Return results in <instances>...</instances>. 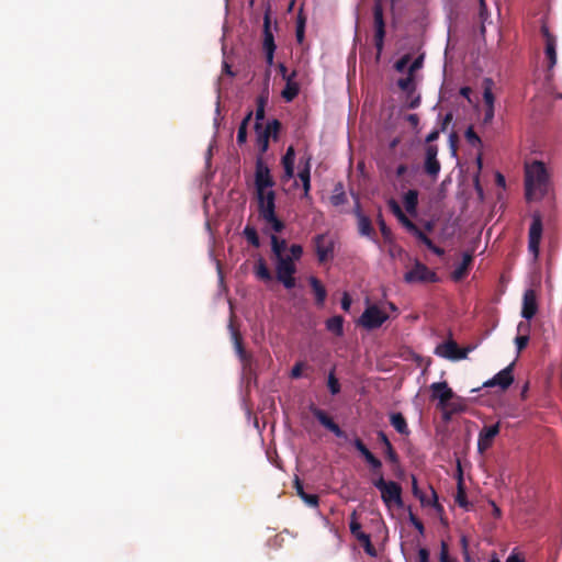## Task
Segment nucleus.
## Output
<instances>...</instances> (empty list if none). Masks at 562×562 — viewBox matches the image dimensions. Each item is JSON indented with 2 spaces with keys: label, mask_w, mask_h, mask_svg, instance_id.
<instances>
[{
  "label": "nucleus",
  "mask_w": 562,
  "mask_h": 562,
  "mask_svg": "<svg viewBox=\"0 0 562 562\" xmlns=\"http://www.w3.org/2000/svg\"><path fill=\"white\" fill-rule=\"evenodd\" d=\"M549 188V176L542 161L536 160L526 165L525 190L527 201L542 199Z\"/></svg>",
  "instance_id": "obj_1"
},
{
  "label": "nucleus",
  "mask_w": 562,
  "mask_h": 562,
  "mask_svg": "<svg viewBox=\"0 0 562 562\" xmlns=\"http://www.w3.org/2000/svg\"><path fill=\"white\" fill-rule=\"evenodd\" d=\"M259 218L270 225L274 233H281L284 223L276 214V192L273 190L255 192Z\"/></svg>",
  "instance_id": "obj_2"
},
{
  "label": "nucleus",
  "mask_w": 562,
  "mask_h": 562,
  "mask_svg": "<svg viewBox=\"0 0 562 562\" xmlns=\"http://www.w3.org/2000/svg\"><path fill=\"white\" fill-rule=\"evenodd\" d=\"M373 479L371 480L374 487L381 493V498L387 508L396 506L403 507L402 498V486L395 481H385L382 470L380 472L372 473Z\"/></svg>",
  "instance_id": "obj_3"
},
{
  "label": "nucleus",
  "mask_w": 562,
  "mask_h": 562,
  "mask_svg": "<svg viewBox=\"0 0 562 562\" xmlns=\"http://www.w3.org/2000/svg\"><path fill=\"white\" fill-rule=\"evenodd\" d=\"M280 128L281 123L276 119L269 122L266 126H263L262 123L255 122L254 130L257 136L256 140L260 154L258 157H262V155L268 150L270 137L274 140L278 139Z\"/></svg>",
  "instance_id": "obj_4"
},
{
  "label": "nucleus",
  "mask_w": 562,
  "mask_h": 562,
  "mask_svg": "<svg viewBox=\"0 0 562 562\" xmlns=\"http://www.w3.org/2000/svg\"><path fill=\"white\" fill-rule=\"evenodd\" d=\"M312 243L319 263L334 259L336 241L329 233L315 235Z\"/></svg>",
  "instance_id": "obj_5"
},
{
  "label": "nucleus",
  "mask_w": 562,
  "mask_h": 562,
  "mask_svg": "<svg viewBox=\"0 0 562 562\" xmlns=\"http://www.w3.org/2000/svg\"><path fill=\"white\" fill-rule=\"evenodd\" d=\"M438 280L437 273L419 260H415L412 269L406 271L404 274V281L409 284L436 283Z\"/></svg>",
  "instance_id": "obj_6"
},
{
  "label": "nucleus",
  "mask_w": 562,
  "mask_h": 562,
  "mask_svg": "<svg viewBox=\"0 0 562 562\" xmlns=\"http://www.w3.org/2000/svg\"><path fill=\"white\" fill-rule=\"evenodd\" d=\"M295 272L296 266L291 257H280L279 259H276L277 279L285 289L290 290L295 286Z\"/></svg>",
  "instance_id": "obj_7"
},
{
  "label": "nucleus",
  "mask_w": 562,
  "mask_h": 562,
  "mask_svg": "<svg viewBox=\"0 0 562 562\" xmlns=\"http://www.w3.org/2000/svg\"><path fill=\"white\" fill-rule=\"evenodd\" d=\"M373 23H374V46L376 49L375 60L379 61L384 47L385 22L383 16V7L380 1L373 5Z\"/></svg>",
  "instance_id": "obj_8"
},
{
  "label": "nucleus",
  "mask_w": 562,
  "mask_h": 562,
  "mask_svg": "<svg viewBox=\"0 0 562 562\" xmlns=\"http://www.w3.org/2000/svg\"><path fill=\"white\" fill-rule=\"evenodd\" d=\"M543 233L542 216L535 212L531 216V224L528 233V250L537 259L540 252V243Z\"/></svg>",
  "instance_id": "obj_9"
},
{
  "label": "nucleus",
  "mask_w": 562,
  "mask_h": 562,
  "mask_svg": "<svg viewBox=\"0 0 562 562\" xmlns=\"http://www.w3.org/2000/svg\"><path fill=\"white\" fill-rule=\"evenodd\" d=\"M276 181L262 157H257L255 167V192L272 190Z\"/></svg>",
  "instance_id": "obj_10"
},
{
  "label": "nucleus",
  "mask_w": 562,
  "mask_h": 562,
  "mask_svg": "<svg viewBox=\"0 0 562 562\" xmlns=\"http://www.w3.org/2000/svg\"><path fill=\"white\" fill-rule=\"evenodd\" d=\"M389 315L376 305H370L362 313L359 323L367 329H375L381 327Z\"/></svg>",
  "instance_id": "obj_11"
},
{
  "label": "nucleus",
  "mask_w": 562,
  "mask_h": 562,
  "mask_svg": "<svg viewBox=\"0 0 562 562\" xmlns=\"http://www.w3.org/2000/svg\"><path fill=\"white\" fill-rule=\"evenodd\" d=\"M469 348L461 349L458 344L449 339L438 345L435 349V353L441 358H446L449 360H462L468 357Z\"/></svg>",
  "instance_id": "obj_12"
},
{
  "label": "nucleus",
  "mask_w": 562,
  "mask_h": 562,
  "mask_svg": "<svg viewBox=\"0 0 562 562\" xmlns=\"http://www.w3.org/2000/svg\"><path fill=\"white\" fill-rule=\"evenodd\" d=\"M438 150L439 148L437 145H426L425 147L424 171L432 180L438 178L441 169V165L437 159Z\"/></svg>",
  "instance_id": "obj_13"
},
{
  "label": "nucleus",
  "mask_w": 562,
  "mask_h": 562,
  "mask_svg": "<svg viewBox=\"0 0 562 562\" xmlns=\"http://www.w3.org/2000/svg\"><path fill=\"white\" fill-rule=\"evenodd\" d=\"M310 411L313 416L324 426L327 430L333 432L338 438H346V432L339 427L338 424L323 409L315 405L310 406Z\"/></svg>",
  "instance_id": "obj_14"
},
{
  "label": "nucleus",
  "mask_w": 562,
  "mask_h": 562,
  "mask_svg": "<svg viewBox=\"0 0 562 562\" xmlns=\"http://www.w3.org/2000/svg\"><path fill=\"white\" fill-rule=\"evenodd\" d=\"M540 31L544 37V54L548 60V70H551L557 64V37L550 32L546 23L541 25Z\"/></svg>",
  "instance_id": "obj_15"
},
{
  "label": "nucleus",
  "mask_w": 562,
  "mask_h": 562,
  "mask_svg": "<svg viewBox=\"0 0 562 562\" xmlns=\"http://www.w3.org/2000/svg\"><path fill=\"white\" fill-rule=\"evenodd\" d=\"M514 363H510L505 369L501 370L492 379L483 383L484 387L498 386L502 391L507 390L514 382L513 375Z\"/></svg>",
  "instance_id": "obj_16"
},
{
  "label": "nucleus",
  "mask_w": 562,
  "mask_h": 562,
  "mask_svg": "<svg viewBox=\"0 0 562 562\" xmlns=\"http://www.w3.org/2000/svg\"><path fill=\"white\" fill-rule=\"evenodd\" d=\"M351 535L360 542L363 550L370 557H376V549L371 542V537L361 530V524L353 518L349 524Z\"/></svg>",
  "instance_id": "obj_17"
},
{
  "label": "nucleus",
  "mask_w": 562,
  "mask_h": 562,
  "mask_svg": "<svg viewBox=\"0 0 562 562\" xmlns=\"http://www.w3.org/2000/svg\"><path fill=\"white\" fill-rule=\"evenodd\" d=\"M431 398L439 401V407L446 408L450 400L454 397L453 391L446 381L435 382L430 385Z\"/></svg>",
  "instance_id": "obj_18"
},
{
  "label": "nucleus",
  "mask_w": 562,
  "mask_h": 562,
  "mask_svg": "<svg viewBox=\"0 0 562 562\" xmlns=\"http://www.w3.org/2000/svg\"><path fill=\"white\" fill-rule=\"evenodd\" d=\"M499 434V423L494 425L484 426L477 438V449L480 452H484L490 449L493 445L495 437Z\"/></svg>",
  "instance_id": "obj_19"
},
{
  "label": "nucleus",
  "mask_w": 562,
  "mask_h": 562,
  "mask_svg": "<svg viewBox=\"0 0 562 562\" xmlns=\"http://www.w3.org/2000/svg\"><path fill=\"white\" fill-rule=\"evenodd\" d=\"M353 447L359 451V453L363 457L366 462L369 464L371 472H380L382 470V462L379 458H376L363 443L360 438H355L352 441Z\"/></svg>",
  "instance_id": "obj_20"
},
{
  "label": "nucleus",
  "mask_w": 562,
  "mask_h": 562,
  "mask_svg": "<svg viewBox=\"0 0 562 562\" xmlns=\"http://www.w3.org/2000/svg\"><path fill=\"white\" fill-rule=\"evenodd\" d=\"M538 311L537 295L532 289H528L524 293L521 316L531 319Z\"/></svg>",
  "instance_id": "obj_21"
},
{
  "label": "nucleus",
  "mask_w": 562,
  "mask_h": 562,
  "mask_svg": "<svg viewBox=\"0 0 562 562\" xmlns=\"http://www.w3.org/2000/svg\"><path fill=\"white\" fill-rule=\"evenodd\" d=\"M355 213L358 217L359 234L375 241L376 234L372 226L371 220L367 215L361 213L359 205H357Z\"/></svg>",
  "instance_id": "obj_22"
},
{
  "label": "nucleus",
  "mask_w": 562,
  "mask_h": 562,
  "mask_svg": "<svg viewBox=\"0 0 562 562\" xmlns=\"http://www.w3.org/2000/svg\"><path fill=\"white\" fill-rule=\"evenodd\" d=\"M473 258L474 256L472 251H465L463 254L462 261L458 267H456V269L451 273V278L453 281H461L468 276L469 270L473 263Z\"/></svg>",
  "instance_id": "obj_23"
},
{
  "label": "nucleus",
  "mask_w": 562,
  "mask_h": 562,
  "mask_svg": "<svg viewBox=\"0 0 562 562\" xmlns=\"http://www.w3.org/2000/svg\"><path fill=\"white\" fill-rule=\"evenodd\" d=\"M378 439L384 446V454H385L386 460L392 464H398L400 463L398 454L396 453L395 449L393 448L386 434L382 430L378 431Z\"/></svg>",
  "instance_id": "obj_24"
},
{
  "label": "nucleus",
  "mask_w": 562,
  "mask_h": 562,
  "mask_svg": "<svg viewBox=\"0 0 562 562\" xmlns=\"http://www.w3.org/2000/svg\"><path fill=\"white\" fill-rule=\"evenodd\" d=\"M308 283L315 295V303L317 306H324L327 297V291L323 283L316 277H310Z\"/></svg>",
  "instance_id": "obj_25"
},
{
  "label": "nucleus",
  "mask_w": 562,
  "mask_h": 562,
  "mask_svg": "<svg viewBox=\"0 0 562 562\" xmlns=\"http://www.w3.org/2000/svg\"><path fill=\"white\" fill-rule=\"evenodd\" d=\"M311 158L308 157L305 161V165L302 169H300L297 177L302 182L303 186V198L310 199V191H311V165H310Z\"/></svg>",
  "instance_id": "obj_26"
},
{
  "label": "nucleus",
  "mask_w": 562,
  "mask_h": 562,
  "mask_svg": "<svg viewBox=\"0 0 562 562\" xmlns=\"http://www.w3.org/2000/svg\"><path fill=\"white\" fill-rule=\"evenodd\" d=\"M294 487L296 490V494L301 497V499L310 507H317L319 504V497L316 494H307L304 491L303 484L299 477L294 481Z\"/></svg>",
  "instance_id": "obj_27"
},
{
  "label": "nucleus",
  "mask_w": 562,
  "mask_h": 562,
  "mask_svg": "<svg viewBox=\"0 0 562 562\" xmlns=\"http://www.w3.org/2000/svg\"><path fill=\"white\" fill-rule=\"evenodd\" d=\"M255 276L263 282H270L272 281V273L269 270L266 260L262 257H259L256 261L255 269H254Z\"/></svg>",
  "instance_id": "obj_28"
},
{
  "label": "nucleus",
  "mask_w": 562,
  "mask_h": 562,
  "mask_svg": "<svg viewBox=\"0 0 562 562\" xmlns=\"http://www.w3.org/2000/svg\"><path fill=\"white\" fill-rule=\"evenodd\" d=\"M276 49L274 37L270 29V14L266 12L263 18V49Z\"/></svg>",
  "instance_id": "obj_29"
},
{
  "label": "nucleus",
  "mask_w": 562,
  "mask_h": 562,
  "mask_svg": "<svg viewBox=\"0 0 562 562\" xmlns=\"http://www.w3.org/2000/svg\"><path fill=\"white\" fill-rule=\"evenodd\" d=\"M403 202L407 213L411 215H416L417 205H418V191L417 190H408L403 198Z\"/></svg>",
  "instance_id": "obj_30"
},
{
  "label": "nucleus",
  "mask_w": 562,
  "mask_h": 562,
  "mask_svg": "<svg viewBox=\"0 0 562 562\" xmlns=\"http://www.w3.org/2000/svg\"><path fill=\"white\" fill-rule=\"evenodd\" d=\"M326 329L334 334L337 337H341L344 335V317L340 315H335L328 318L325 323Z\"/></svg>",
  "instance_id": "obj_31"
},
{
  "label": "nucleus",
  "mask_w": 562,
  "mask_h": 562,
  "mask_svg": "<svg viewBox=\"0 0 562 562\" xmlns=\"http://www.w3.org/2000/svg\"><path fill=\"white\" fill-rule=\"evenodd\" d=\"M417 498L422 506H431L437 510H442V506L438 503V496L432 486H429V495L423 492Z\"/></svg>",
  "instance_id": "obj_32"
},
{
  "label": "nucleus",
  "mask_w": 562,
  "mask_h": 562,
  "mask_svg": "<svg viewBox=\"0 0 562 562\" xmlns=\"http://www.w3.org/2000/svg\"><path fill=\"white\" fill-rule=\"evenodd\" d=\"M390 423L395 428V430L401 435H408L409 429L406 423L405 417L401 413H393L390 416Z\"/></svg>",
  "instance_id": "obj_33"
},
{
  "label": "nucleus",
  "mask_w": 562,
  "mask_h": 562,
  "mask_svg": "<svg viewBox=\"0 0 562 562\" xmlns=\"http://www.w3.org/2000/svg\"><path fill=\"white\" fill-rule=\"evenodd\" d=\"M285 87L284 89L282 90V98L286 101V102H291L292 100H294L299 92H300V87H299V83L294 81V79L292 78H288V81H285Z\"/></svg>",
  "instance_id": "obj_34"
},
{
  "label": "nucleus",
  "mask_w": 562,
  "mask_h": 562,
  "mask_svg": "<svg viewBox=\"0 0 562 562\" xmlns=\"http://www.w3.org/2000/svg\"><path fill=\"white\" fill-rule=\"evenodd\" d=\"M397 86L402 91L407 93V97H411L416 90L414 76L407 74L406 77L400 78L397 80Z\"/></svg>",
  "instance_id": "obj_35"
},
{
  "label": "nucleus",
  "mask_w": 562,
  "mask_h": 562,
  "mask_svg": "<svg viewBox=\"0 0 562 562\" xmlns=\"http://www.w3.org/2000/svg\"><path fill=\"white\" fill-rule=\"evenodd\" d=\"M252 114H254V112L251 110L248 111V113L246 114V116L244 117V120L241 121V123L238 127L237 143L239 145L245 144L247 140V127H248L249 122L251 121Z\"/></svg>",
  "instance_id": "obj_36"
},
{
  "label": "nucleus",
  "mask_w": 562,
  "mask_h": 562,
  "mask_svg": "<svg viewBox=\"0 0 562 562\" xmlns=\"http://www.w3.org/2000/svg\"><path fill=\"white\" fill-rule=\"evenodd\" d=\"M493 80L491 78H485L484 81H483V100H484V103H485V106H494V101H495V98H494V94H493Z\"/></svg>",
  "instance_id": "obj_37"
},
{
  "label": "nucleus",
  "mask_w": 562,
  "mask_h": 562,
  "mask_svg": "<svg viewBox=\"0 0 562 562\" xmlns=\"http://www.w3.org/2000/svg\"><path fill=\"white\" fill-rule=\"evenodd\" d=\"M233 338H234V345H235V349H236V352L239 357V359L244 362V363H247L250 359V356L246 352L244 346H243V339H241V336L238 334V333H234L233 334Z\"/></svg>",
  "instance_id": "obj_38"
},
{
  "label": "nucleus",
  "mask_w": 562,
  "mask_h": 562,
  "mask_svg": "<svg viewBox=\"0 0 562 562\" xmlns=\"http://www.w3.org/2000/svg\"><path fill=\"white\" fill-rule=\"evenodd\" d=\"M243 234H244L245 238L247 239V241L251 246H254L256 248L260 247V239H259L258 233L254 226L247 225L244 228Z\"/></svg>",
  "instance_id": "obj_39"
},
{
  "label": "nucleus",
  "mask_w": 562,
  "mask_h": 562,
  "mask_svg": "<svg viewBox=\"0 0 562 562\" xmlns=\"http://www.w3.org/2000/svg\"><path fill=\"white\" fill-rule=\"evenodd\" d=\"M285 247L286 241L284 239H279L276 235L271 236V249L276 259L284 257L282 252L284 251Z\"/></svg>",
  "instance_id": "obj_40"
},
{
  "label": "nucleus",
  "mask_w": 562,
  "mask_h": 562,
  "mask_svg": "<svg viewBox=\"0 0 562 562\" xmlns=\"http://www.w3.org/2000/svg\"><path fill=\"white\" fill-rule=\"evenodd\" d=\"M267 101H268L267 94L262 93L257 98V100H256L257 108H256V113H255L256 122L261 123V121L265 119V109H266Z\"/></svg>",
  "instance_id": "obj_41"
},
{
  "label": "nucleus",
  "mask_w": 562,
  "mask_h": 562,
  "mask_svg": "<svg viewBox=\"0 0 562 562\" xmlns=\"http://www.w3.org/2000/svg\"><path fill=\"white\" fill-rule=\"evenodd\" d=\"M454 501L456 503L464 508V509H468L469 507V502H468V498H467V494H465V490L463 487V483H462V479L459 480V483H458V491H457V494H456V497H454Z\"/></svg>",
  "instance_id": "obj_42"
},
{
  "label": "nucleus",
  "mask_w": 562,
  "mask_h": 562,
  "mask_svg": "<svg viewBox=\"0 0 562 562\" xmlns=\"http://www.w3.org/2000/svg\"><path fill=\"white\" fill-rule=\"evenodd\" d=\"M464 137L467 139V142L473 146V147H479L482 145V140L480 138V136L475 133V131L473 130L472 126H469L464 133Z\"/></svg>",
  "instance_id": "obj_43"
},
{
  "label": "nucleus",
  "mask_w": 562,
  "mask_h": 562,
  "mask_svg": "<svg viewBox=\"0 0 562 562\" xmlns=\"http://www.w3.org/2000/svg\"><path fill=\"white\" fill-rule=\"evenodd\" d=\"M327 386L333 395H337L340 392V384L334 371H330L328 374Z\"/></svg>",
  "instance_id": "obj_44"
},
{
  "label": "nucleus",
  "mask_w": 562,
  "mask_h": 562,
  "mask_svg": "<svg viewBox=\"0 0 562 562\" xmlns=\"http://www.w3.org/2000/svg\"><path fill=\"white\" fill-rule=\"evenodd\" d=\"M396 218L400 221V223L411 233V234H415L419 227L413 223L405 214L404 212L402 213V215H397Z\"/></svg>",
  "instance_id": "obj_45"
},
{
  "label": "nucleus",
  "mask_w": 562,
  "mask_h": 562,
  "mask_svg": "<svg viewBox=\"0 0 562 562\" xmlns=\"http://www.w3.org/2000/svg\"><path fill=\"white\" fill-rule=\"evenodd\" d=\"M396 218L400 221V223L411 233V234H415L419 227L413 223L405 214L404 212L402 213V215H397Z\"/></svg>",
  "instance_id": "obj_46"
},
{
  "label": "nucleus",
  "mask_w": 562,
  "mask_h": 562,
  "mask_svg": "<svg viewBox=\"0 0 562 562\" xmlns=\"http://www.w3.org/2000/svg\"><path fill=\"white\" fill-rule=\"evenodd\" d=\"M396 218L400 221V223L411 233V234H415L419 227L413 223L405 214L404 212L402 213V215H397Z\"/></svg>",
  "instance_id": "obj_47"
},
{
  "label": "nucleus",
  "mask_w": 562,
  "mask_h": 562,
  "mask_svg": "<svg viewBox=\"0 0 562 562\" xmlns=\"http://www.w3.org/2000/svg\"><path fill=\"white\" fill-rule=\"evenodd\" d=\"M396 218L400 221V223L411 233V234H415L419 227L413 223L405 214L404 212L402 213V215H397Z\"/></svg>",
  "instance_id": "obj_48"
},
{
  "label": "nucleus",
  "mask_w": 562,
  "mask_h": 562,
  "mask_svg": "<svg viewBox=\"0 0 562 562\" xmlns=\"http://www.w3.org/2000/svg\"><path fill=\"white\" fill-rule=\"evenodd\" d=\"M396 218L400 221V223L411 233V234H415L419 227L413 223L405 214L404 212L402 213V215H397Z\"/></svg>",
  "instance_id": "obj_49"
},
{
  "label": "nucleus",
  "mask_w": 562,
  "mask_h": 562,
  "mask_svg": "<svg viewBox=\"0 0 562 562\" xmlns=\"http://www.w3.org/2000/svg\"><path fill=\"white\" fill-rule=\"evenodd\" d=\"M440 562H456L453 558L449 554V547L447 542L442 541L440 546V554H439Z\"/></svg>",
  "instance_id": "obj_50"
},
{
  "label": "nucleus",
  "mask_w": 562,
  "mask_h": 562,
  "mask_svg": "<svg viewBox=\"0 0 562 562\" xmlns=\"http://www.w3.org/2000/svg\"><path fill=\"white\" fill-rule=\"evenodd\" d=\"M409 61H411L409 54L402 56L394 65L395 70L398 72H403L406 69Z\"/></svg>",
  "instance_id": "obj_51"
},
{
  "label": "nucleus",
  "mask_w": 562,
  "mask_h": 562,
  "mask_svg": "<svg viewBox=\"0 0 562 562\" xmlns=\"http://www.w3.org/2000/svg\"><path fill=\"white\" fill-rule=\"evenodd\" d=\"M294 159H295V151H294L293 146H290L286 149L284 156L282 157V165L283 166L294 165Z\"/></svg>",
  "instance_id": "obj_52"
},
{
  "label": "nucleus",
  "mask_w": 562,
  "mask_h": 562,
  "mask_svg": "<svg viewBox=\"0 0 562 562\" xmlns=\"http://www.w3.org/2000/svg\"><path fill=\"white\" fill-rule=\"evenodd\" d=\"M378 223L380 226L381 234L385 240H390L392 233L391 229L386 226L382 215L380 214L378 217Z\"/></svg>",
  "instance_id": "obj_53"
},
{
  "label": "nucleus",
  "mask_w": 562,
  "mask_h": 562,
  "mask_svg": "<svg viewBox=\"0 0 562 562\" xmlns=\"http://www.w3.org/2000/svg\"><path fill=\"white\" fill-rule=\"evenodd\" d=\"M409 522L420 532L424 533L425 527L423 521L412 512L408 515Z\"/></svg>",
  "instance_id": "obj_54"
},
{
  "label": "nucleus",
  "mask_w": 562,
  "mask_h": 562,
  "mask_svg": "<svg viewBox=\"0 0 562 562\" xmlns=\"http://www.w3.org/2000/svg\"><path fill=\"white\" fill-rule=\"evenodd\" d=\"M290 254H291L290 257L293 259V262H294L295 260H299L302 257L303 247L299 244H293L290 247Z\"/></svg>",
  "instance_id": "obj_55"
},
{
  "label": "nucleus",
  "mask_w": 562,
  "mask_h": 562,
  "mask_svg": "<svg viewBox=\"0 0 562 562\" xmlns=\"http://www.w3.org/2000/svg\"><path fill=\"white\" fill-rule=\"evenodd\" d=\"M515 342H516L518 352H520L522 349H525L527 347V345L529 342V335L525 334V335L517 336L515 339Z\"/></svg>",
  "instance_id": "obj_56"
},
{
  "label": "nucleus",
  "mask_w": 562,
  "mask_h": 562,
  "mask_svg": "<svg viewBox=\"0 0 562 562\" xmlns=\"http://www.w3.org/2000/svg\"><path fill=\"white\" fill-rule=\"evenodd\" d=\"M305 367V363L302 361L296 362L290 373V376L292 379H300L302 376L303 368Z\"/></svg>",
  "instance_id": "obj_57"
},
{
  "label": "nucleus",
  "mask_w": 562,
  "mask_h": 562,
  "mask_svg": "<svg viewBox=\"0 0 562 562\" xmlns=\"http://www.w3.org/2000/svg\"><path fill=\"white\" fill-rule=\"evenodd\" d=\"M414 236L427 248H429L434 244V241L424 232H422L420 228L414 234Z\"/></svg>",
  "instance_id": "obj_58"
},
{
  "label": "nucleus",
  "mask_w": 562,
  "mask_h": 562,
  "mask_svg": "<svg viewBox=\"0 0 562 562\" xmlns=\"http://www.w3.org/2000/svg\"><path fill=\"white\" fill-rule=\"evenodd\" d=\"M278 69H279V72L280 75L282 76V78L288 81V78H292L294 79L296 77V72L295 71H292L290 75L288 74V68L285 67L284 64H279L278 65Z\"/></svg>",
  "instance_id": "obj_59"
},
{
  "label": "nucleus",
  "mask_w": 562,
  "mask_h": 562,
  "mask_svg": "<svg viewBox=\"0 0 562 562\" xmlns=\"http://www.w3.org/2000/svg\"><path fill=\"white\" fill-rule=\"evenodd\" d=\"M423 66V57H417L408 67L409 75L414 76L415 71L418 70Z\"/></svg>",
  "instance_id": "obj_60"
},
{
  "label": "nucleus",
  "mask_w": 562,
  "mask_h": 562,
  "mask_svg": "<svg viewBox=\"0 0 562 562\" xmlns=\"http://www.w3.org/2000/svg\"><path fill=\"white\" fill-rule=\"evenodd\" d=\"M351 303H352V301H351V297L348 294V292H344L342 297H341V308L345 312H349Z\"/></svg>",
  "instance_id": "obj_61"
},
{
  "label": "nucleus",
  "mask_w": 562,
  "mask_h": 562,
  "mask_svg": "<svg viewBox=\"0 0 562 562\" xmlns=\"http://www.w3.org/2000/svg\"><path fill=\"white\" fill-rule=\"evenodd\" d=\"M440 130H432L427 136H426V145H434L432 143L439 138Z\"/></svg>",
  "instance_id": "obj_62"
},
{
  "label": "nucleus",
  "mask_w": 562,
  "mask_h": 562,
  "mask_svg": "<svg viewBox=\"0 0 562 562\" xmlns=\"http://www.w3.org/2000/svg\"><path fill=\"white\" fill-rule=\"evenodd\" d=\"M418 562H430L429 551L426 548H420L418 550Z\"/></svg>",
  "instance_id": "obj_63"
},
{
  "label": "nucleus",
  "mask_w": 562,
  "mask_h": 562,
  "mask_svg": "<svg viewBox=\"0 0 562 562\" xmlns=\"http://www.w3.org/2000/svg\"><path fill=\"white\" fill-rule=\"evenodd\" d=\"M506 562H526V561H525L524 557H521L519 553H516L515 551H513L506 559Z\"/></svg>",
  "instance_id": "obj_64"
}]
</instances>
